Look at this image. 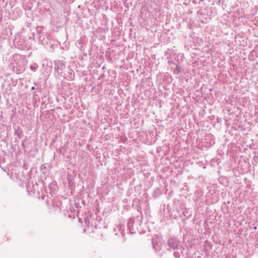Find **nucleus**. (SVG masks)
I'll return each instance as SVG.
<instances>
[{"mask_svg": "<svg viewBox=\"0 0 258 258\" xmlns=\"http://www.w3.org/2000/svg\"><path fill=\"white\" fill-rule=\"evenodd\" d=\"M72 78H73V77H72V74H71V76H70V79H72Z\"/></svg>", "mask_w": 258, "mask_h": 258, "instance_id": "16", "label": "nucleus"}, {"mask_svg": "<svg viewBox=\"0 0 258 258\" xmlns=\"http://www.w3.org/2000/svg\"><path fill=\"white\" fill-rule=\"evenodd\" d=\"M54 68L58 75H61L63 70L66 67V62L63 60H55L54 61Z\"/></svg>", "mask_w": 258, "mask_h": 258, "instance_id": "4", "label": "nucleus"}, {"mask_svg": "<svg viewBox=\"0 0 258 258\" xmlns=\"http://www.w3.org/2000/svg\"><path fill=\"white\" fill-rule=\"evenodd\" d=\"M35 87H33V86L31 88V90H35Z\"/></svg>", "mask_w": 258, "mask_h": 258, "instance_id": "14", "label": "nucleus"}, {"mask_svg": "<svg viewBox=\"0 0 258 258\" xmlns=\"http://www.w3.org/2000/svg\"><path fill=\"white\" fill-rule=\"evenodd\" d=\"M24 143H23V142H22V145L23 146H24Z\"/></svg>", "mask_w": 258, "mask_h": 258, "instance_id": "18", "label": "nucleus"}, {"mask_svg": "<svg viewBox=\"0 0 258 258\" xmlns=\"http://www.w3.org/2000/svg\"><path fill=\"white\" fill-rule=\"evenodd\" d=\"M176 66V67L174 69L173 72L174 74L178 75L182 72V69L180 66H179L177 64Z\"/></svg>", "mask_w": 258, "mask_h": 258, "instance_id": "8", "label": "nucleus"}, {"mask_svg": "<svg viewBox=\"0 0 258 258\" xmlns=\"http://www.w3.org/2000/svg\"><path fill=\"white\" fill-rule=\"evenodd\" d=\"M173 255L175 257L178 258L180 256V253L179 252L176 251L173 253Z\"/></svg>", "mask_w": 258, "mask_h": 258, "instance_id": "12", "label": "nucleus"}, {"mask_svg": "<svg viewBox=\"0 0 258 258\" xmlns=\"http://www.w3.org/2000/svg\"><path fill=\"white\" fill-rule=\"evenodd\" d=\"M15 134L17 135L19 139H21L23 137V133H22V132H16L15 133Z\"/></svg>", "mask_w": 258, "mask_h": 258, "instance_id": "11", "label": "nucleus"}, {"mask_svg": "<svg viewBox=\"0 0 258 258\" xmlns=\"http://www.w3.org/2000/svg\"><path fill=\"white\" fill-rule=\"evenodd\" d=\"M38 68V66L36 63H34L33 64L31 65L30 67V69L34 72H35Z\"/></svg>", "mask_w": 258, "mask_h": 258, "instance_id": "10", "label": "nucleus"}, {"mask_svg": "<svg viewBox=\"0 0 258 258\" xmlns=\"http://www.w3.org/2000/svg\"><path fill=\"white\" fill-rule=\"evenodd\" d=\"M169 250H178L180 247V241L175 237H170L167 241Z\"/></svg>", "mask_w": 258, "mask_h": 258, "instance_id": "3", "label": "nucleus"}, {"mask_svg": "<svg viewBox=\"0 0 258 258\" xmlns=\"http://www.w3.org/2000/svg\"><path fill=\"white\" fill-rule=\"evenodd\" d=\"M33 95H34V96H36V95H37L35 92H34V93H33Z\"/></svg>", "mask_w": 258, "mask_h": 258, "instance_id": "17", "label": "nucleus"}, {"mask_svg": "<svg viewBox=\"0 0 258 258\" xmlns=\"http://www.w3.org/2000/svg\"><path fill=\"white\" fill-rule=\"evenodd\" d=\"M177 62L178 64L180 63V62L178 60H177Z\"/></svg>", "mask_w": 258, "mask_h": 258, "instance_id": "19", "label": "nucleus"}, {"mask_svg": "<svg viewBox=\"0 0 258 258\" xmlns=\"http://www.w3.org/2000/svg\"><path fill=\"white\" fill-rule=\"evenodd\" d=\"M16 63L17 64V66H16V68H18V66L19 67L18 64H20L21 63V62L20 63L16 62Z\"/></svg>", "mask_w": 258, "mask_h": 258, "instance_id": "15", "label": "nucleus"}, {"mask_svg": "<svg viewBox=\"0 0 258 258\" xmlns=\"http://www.w3.org/2000/svg\"><path fill=\"white\" fill-rule=\"evenodd\" d=\"M125 227V225H119L117 227V229L120 231L121 234L123 236L125 234V232L124 231V227Z\"/></svg>", "mask_w": 258, "mask_h": 258, "instance_id": "9", "label": "nucleus"}, {"mask_svg": "<svg viewBox=\"0 0 258 258\" xmlns=\"http://www.w3.org/2000/svg\"><path fill=\"white\" fill-rule=\"evenodd\" d=\"M15 61H16V60L19 59L21 62L20 64H18L19 66V71L20 72H22L24 70L25 64H26V59H25V57L23 55H20L18 54H16L15 56Z\"/></svg>", "mask_w": 258, "mask_h": 258, "instance_id": "5", "label": "nucleus"}, {"mask_svg": "<svg viewBox=\"0 0 258 258\" xmlns=\"http://www.w3.org/2000/svg\"><path fill=\"white\" fill-rule=\"evenodd\" d=\"M84 221L86 228L84 229V231L87 234L94 233L98 229V225L100 222L94 217H86Z\"/></svg>", "mask_w": 258, "mask_h": 258, "instance_id": "1", "label": "nucleus"}, {"mask_svg": "<svg viewBox=\"0 0 258 258\" xmlns=\"http://www.w3.org/2000/svg\"><path fill=\"white\" fill-rule=\"evenodd\" d=\"M140 225V221L138 219L130 218L127 223V230L129 233L134 234L137 232L141 233L139 230V226Z\"/></svg>", "mask_w": 258, "mask_h": 258, "instance_id": "2", "label": "nucleus"}, {"mask_svg": "<svg viewBox=\"0 0 258 258\" xmlns=\"http://www.w3.org/2000/svg\"><path fill=\"white\" fill-rule=\"evenodd\" d=\"M153 248L155 249L156 252L159 251L161 249V244L160 242L155 243L153 241L152 242Z\"/></svg>", "mask_w": 258, "mask_h": 258, "instance_id": "7", "label": "nucleus"}, {"mask_svg": "<svg viewBox=\"0 0 258 258\" xmlns=\"http://www.w3.org/2000/svg\"><path fill=\"white\" fill-rule=\"evenodd\" d=\"M36 186H37V184L36 185ZM26 189H27V191L29 193H30V192L34 193L35 191L36 190L35 186L32 183L29 184L28 185H27L26 186Z\"/></svg>", "mask_w": 258, "mask_h": 258, "instance_id": "6", "label": "nucleus"}, {"mask_svg": "<svg viewBox=\"0 0 258 258\" xmlns=\"http://www.w3.org/2000/svg\"><path fill=\"white\" fill-rule=\"evenodd\" d=\"M79 221L80 222H81V219H79Z\"/></svg>", "mask_w": 258, "mask_h": 258, "instance_id": "20", "label": "nucleus"}, {"mask_svg": "<svg viewBox=\"0 0 258 258\" xmlns=\"http://www.w3.org/2000/svg\"><path fill=\"white\" fill-rule=\"evenodd\" d=\"M168 63H169V64H170V63H173V64H175V65H177V63H176L174 62H173V61H172V60H169V61H168Z\"/></svg>", "mask_w": 258, "mask_h": 258, "instance_id": "13", "label": "nucleus"}]
</instances>
